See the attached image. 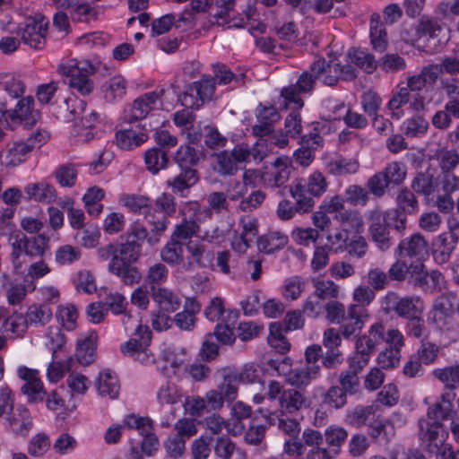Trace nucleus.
I'll use <instances>...</instances> for the list:
<instances>
[{"instance_id":"f257e3e1","label":"nucleus","mask_w":459,"mask_h":459,"mask_svg":"<svg viewBox=\"0 0 459 459\" xmlns=\"http://www.w3.org/2000/svg\"><path fill=\"white\" fill-rule=\"evenodd\" d=\"M148 232L146 228L138 221L130 225L126 233L120 236V242L109 243L97 249V255L100 261L117 260L135 264L142 254V246L146 239Z\"/></svg>"},{"instance_id":"f03ea898","label":"nucleus","mask_w":459,"mask_h":459,"mask_svg":"<svg viewBox=\"0 0 459 459\" xmlns=\"http://www.w3.org/2000/svg\"><path fill=\"white\" fill-rule=\"evenodd\" d=\"M382 307L386 314L394 313L398 317L406 319L416 315H423L424 301L420 296H400L389 291L385 296Z\"/></svg>"},{"instance_id":"7ed1b4c3","label":"nucleus","mask_w":459,"mask_h":459,"mask_svg":"<svg viewBox=\"0 0 459 459\" xmlns=\"http://www.w3.org/2000/svg\"><path fill=\"white\" fill-rule=\"evenodd\" d=\"M408 282L426 293L435 294L441 291L444 277L437 270L428 272L423 262L414 261L411 263Z\"/></svg>"},{"instance_id":"20e7f679","label":"nucleus","mask_w":459,"mask_h":459,"mask_svg":"<svg viewBox=\"0 0 459 459\" xmlns=\"http://www.w3.org/2000/svg\"><path fill=\"white\" fill-rule=\"evenodd\" d=\"M215 91V79L211 76H203L200 81L194 82L179 97L185 108L198 109L205 101L212 100Z\"/></svg>"},{"instance_id":"39448f33","label":"nucleus","mask_w":459,"mask_h":459,"mask_svg":"<svg viewBox=\"0 0 459 459\" xmlns=\"http://www.w3.org/2000/svg\"><path fill=\"white\" fill-rule=\"evenodd\" d=\"M251 152L249 148L244 144L236 145L231 152L222 151L215 155L217 161V171L221 176H234L241 165L249 160Z\"/></svg>"},{"instance_id":"423d86ee","label":"nucleus","mask_w":459,"mask_h":459,"mask_svg":"<svg viewBox=\"0 0 459 459\" xmlns=\"http://www.w3.org/2000/svg\"><path fill=\"white\" fill-rule=\"evenodd\" d=\"M48 21L41 14L26 19L23 26L19 28L18 34L21 35L24 44L35 49H40L45 45L46 31Z\"/></svg>"},{"instance_id":"0eeeda50","label":"nucleus","mask_w":459,"mask_h":459,"mask_svg":"<svg viewBox=\"0 0 459 459\" xmlns=\"http://www.w3.org/2000/svg\"><path fill=\"white\" fill-rule=\"evenodd\" d=\"M317 79V74L311 71L310 66L308 71H304L299 75L295 84L283 88L281 95L287 103H292L295 108L299 109L304 106V102L299 95L312 91Z\"/></svg>"},{"instance_id":"6e6552de","label":"nucleus","mask_w":459,"mask_h":459,"mask_svg":"<svg viewBox=\"0 0 459 459\" xmlns=\"http://www.w3.org/2000/svg\"><path fill=\"white\" fill-rule=\"evenodd\" d=\"M82 66H67L60 65L58 72L68 78L67 83L82 95H87L93 90V82L89 79V74L93 68L88 63H82Z\"/></svg>"},{"instance_id":"1a4fd4ad","label":"nucleus","mask_w":459,"mask_h":459,"mask_svg":"<svg viewBox=\"0 0 459 459\" xmlns=\"http://www.w3.org/2000/svg\"><path fill=\"white\" fill-rule=\"evenodd\" d=\"M368 221L370 223L368 231L372 241L381 251L388 250L394 241L390 236L385 212L379 209H374L369 212Z\"/></svg>"},{"instance_id":"9d476101","label":"nucleus","mask_w":459,"mask_h":459,"mask_svg":"<svg viewBox=\"0 0 459 459\" xmlns=\"http://www.w3.org/2000/svg\"><path fill=\"white\" fill-rule=\"evenodd\" d=\"M199 210L197 202H187L179 210L183 219L172 232L171 238L181 241L191 238L199 230V225L195 221L196 212Z\"/></svg>"},{"instance_id":"9b49d317","label":"nucleus","mask_w":459,"mask_h":459,"mask_svg":"<svg viewBox=\"0 0 459 459\" xmlns=\"http://www.w3.org/2000/svg\"><path fill=\"white\" fill-rule=\"evenodd\" d=\"M368 317L364 307L351 305L347 309V316L339 324V332L345 339L356 338L359 335Z\"/></svg>"},{"instance_id":"f8f14e48","label":"nucleus","mask_w":459,"mask_h":459,"mask_svg":"<svg viewBox=\"0 0 459 459\" xmlns=\"http://www.w3.org/2000/svg\"><path fill=\"white\" fill-rule=\"evenodd\" d=\"M419 439L420 446L427 452L437 451V446L443 445V438L440 432L443 430V424L437 421L420 418L418 420Z\"/></svg>"},{"instance_id":"ddd939ff","label":"nucleus","mask_w":459,"mask_h":459,"mask_svg":"<svg viewBox=\"0 0 459 459\" xmlns=\"http://www.w3.org/2000/svg\"><path fill=\"white\" fill-rule=\"evenodd\" d=\"M394 254L399 257L415 258V261L423 262L429 255V244L421 234L415 233L402 239L395 248Z\"/></svg>"},{"instance_id":"4468645a","label":"nucleus","mask_w":459,"mask_h":459,"mask_svg":"<svg viewBox=\"0 0 459 459\" xmlns=\"http://www.w3.org/2000/svg\"><path fill=\"white\" fill-rule=\"evenodd\" d=\"M255 116L258 124L253 126L252 132L254 135L259 137L266 136L273 133V124L281 118V115L274 106L262 103L256 108Z\"/></svg>"},{"instance_id":"2eb2a0df","label":"nucleus","mask_w":459,"mask_h":459,"mask_svg":"<svg viewBox=\"0 0 459 459\" xmlns=\"http://www.w3.org/2000/svg\"><path fill=\"white\" fill-rule=\"evenodd\" d=\"M18 376L26 381L22 386V392L28 396L29 402L43 401L46 392L44 391L42 382L38 377V371L26 367H20L18 368Z\"/></svg>"},{"instance_id":"dca6fc26","label":"nucleus","mask_w":459,"mask_h":459,"mask_svg":"<svg viewBox=\"0 0 459 459\" xmlns=\"http://www.w3.org/2000/svg\"><path fill=\"white\" fill-rule=\"evenodd\" d=\"M152 333L149 326L143 325L140 321H135V328L133 337L121 345V352L125 356L134 358L140 350L147 348L152 341Z\"/></svg>"},{"instance_id":"f3484780","label":"nucleus","mask_w":459,"mask_h":459,"mask_svg":"<svg viewBox=\"0 0 459 459\" xmlns=\"http://www.w3.org/2000/svg\"><path fill=\"white\" fill-rule=\"evenodd\" d=\"M159 95L155 91L147 92L137 98L128 113L123 117V122L132 124L146 117L147 114L155 107Z\"/></svg>"},{"instance_id":"a211bd4d","label":"nucleus","mask_w":459,"mask_h":459,"mask_svg":"<svg viewBox=\"0 0 459 459\" xmlns=\"http://www.w3.org/2000/svg\"><path fill=\"white\" fill-rule=\"evenodd\" d=\"M457 239L451 233H442L435 237L431 243V251L437 264L447 263L456 247Z\"/></svg>"},{"instance_id":"6ab92c4d","label":"nucleus","mask_w":459,"mask_h":459,"mask_svg":"<svg viewBox=\"0 0 459 459\" xmlns=\"http://www.w3.org/2000/svg\"><path fill=\"white\" fill-rule=\"evenodd\" d=\"M323 142V137L316 131V128H314V132L302 135L300 139L301 147L294 153L296 161L301 166H308L314 159L312 150L322 146Z\"/></svg>"},{"instance_id":"aec40b11","label":"nucleus","mask_w":459,"mask_h":459,"mask_svg":"<svg viewBox=\"0 0 459 459\" xmlns=\"http://www.w3.org/2000/svg\"><path fill=\"white\" fill-rule=\"evenodd\" d=\"M108 261V272L117 276L124 284L131 286L141 281L142 274L134 263L122 262L117 260V256Z\"/></svg>"},{"instance_id":"412c9836","label":"nucleus","mask_w":459,"mask_h":459,"mask_svg":"<svg viewBox=\"0 0 459 459\" xmlns=\"http://www.w3.org/2000/svg\"><path fill=\"white\" fill-rule=\"evenodd\" d=\"M198 181L199 176L196 169H180V173L168 179L166 184L171 188L173 194L186 198L188 196L190 188Z\"/></svg>"},{"instance_id":"4be33fe9","label":"nucleus","mask_w":459,"mask_h":459,"mask_svg":"<svg viewBox=\"0 0 459 459\" xmlns=\"http://www.w3.org/2000/svg\"><path fill=\"white\" fill-rule=\"evenodd\" d=\"M186 250L192 259V262H188L187 270L190 269L193 264L203 269H213L214 252L206 246L195 241H189L186 245Z\"/></svg>"},{"instance_id":"5701e85b","label":"nucleus","mask_w":459,"mask_h":459,"mask_svg":"<svg viewBox=\"0 0 459 459\" xmlns=\"http://www.w3.org/2000/svg\"><path fill=\"white\" fill-rule=\"evenodd\" d=\"M34 100L28 96L20 100L13 111L11 112V120H20L26 126H34L40 118V112L34 109Z\"/></svg>"},{"instance_id":"b1692460","label":"nucleus","mask_w":459,"mask_h":459,"mask_svg":"<svg viewBox=\"0 0 459 459\" xmlns=\"http://www.w3.org/2000/svg\"><path fill=\"white\" fill-rule=\"evenodd\" d=\"M321 368L319 365H307L304 367L294 368L288 370L285 378L288 384L297 388H305L311 380L320 375Z\"/></svg>"},{"instance_id":"393cba45","label":"nucleus","mask_w":459,"mask_h":459,"mask_svg":"<svg viewBox=\"0 0 459 459\" xmlns=\"http://www.w3.org/2000/svg\"><path fill=\"white\" fill-rule=\"evenodd\" d=\"M291 162L287 157H279L272 164V169L265 175V181L273 187L284 185L290 178Z\"/></svg>"},{"instance_id":"a878e982","label":"nucleus","mask_w":459,"mask_h":459,"mask_svg":"<svg viewBox=\"0 0 459 459\" xmlns=\"http://www.w3.org/2000/svg\"><path fill=\"white\" fill-rule=\"evenodd\" d=\"M24 259L32 261L38 258H44L49 251V238L43 233L32 236H26Z\"/></svg>"},{"instance_id":"bb28decb","label":"nucleus","mask_w":459,"mask_h":459,"mask_svg":"<svg viewBox=\"0 0 459 459\" xmlns=\"http://www.w3.org/2000/svg\"><path fill=\"white\" fill-rule=\"evenodd\" d=\"M201 306L195 299H187L184 309L174 316V324L182 331H192L195 327L196 314Z\"/></svg>"},{"instance_id":"cd10ccee","label":"nucleus","mask_w":459,"mask_h":459,"mask_svg":"<svg viewBox=\"0 0 459 459\" xmlns=\"http://www.w3.org/2000/svg\"><path fill=\"white\" fill-rule=\"evenodd\" d=\"M339 63L331 61L327 63L325 58H317L311 64V71L316 73L318 79L325 85L333 86L340 80Z\"/></svg>"},{"instance_id":"c85d7f7f","label":"nucleus","mask_w":459,"mask_h":459,"mask_svg":"<svg viewBox=\"0 0 459 459\" xmlns=\"http://www.w3.org/2000/svg\"><path fill=\"white\" fill-rule=\"evenodd\" d=\"M201 159H204L203 149L190 144L181 145L175 153L174 160L180 169H195Z\"/></svg>"},{"instance_id":"c756f323","label":"nucleus","mask_w":459,"mask_h":459,"mask_svg":"<svg viewBox=\"0 0 459 459\" xmlns=\"http://www.w3.org/2000/svg\"><path fill=\"white\" fill-rule=\"evenodd\" d=\"M385 326L381 323L372 325L367 334L358 337L356 349L364 350L371 355L384 342Z\"/></svg>"},{"instance_id":"7c9ffc66","label":"nucleus","mask_w":459,"mask_h":459,"mask_svg":"<svg viewBox=\"0 0 459 459\" xmlns=\"http://www.w3.org/2000/svg\"><path fill=\"white\" fill-rule=\"evenodd\" d=\"M456 295L449 292L439 296L433 304L434 318L437 322H442L444 325L451 319L456 313L455 301Z\"/></svg>"},{"instance_id":"2f4dec72","label":"nucleus","mask_w":459,"mask_h":459,"mask_svg":"<svg viewBox=\"0 0 459 459\" xmlns=\"http://www.w3.org/2000/svg\"><path fill=\"white\" fill-rule=\"evenodd\" d=\"M234 4V0H193L191 2L192 9L195 12H206L207 9L215 4L218 8H221V11L215 13L213 16L217 20L222 19L225 22H228L230 18V12Z\"/></svg>"},{"instance_id":"473e14b6","label":"nucleus","mask_w":459,"mask_h":459,"mask_svg":"<svg viewBox=\"0 0 459 459\" xmlns=\"http://www.w3.org/2000/svg\"><path fill=\"white\" fill-rule=\"evenodd\" d=\"M10 430L15 435L26 436L32 427L30 411L23 406H18L7 418Z\"/></svg>"},{"instance_id":"72a5a7b5","label":"nucleus","mask_w":459,"mask_h":459,"mask_svg":"<svg viewBox=\"0 0 459 459\" xmlns=\"http://www.w3.org/2000/svg\"><path fill=\"white\" fill-rule=\"evenodd\" d=\"M441 73L442 68L438 65L424 67L419 74L408 78L406 88L411 91H420L427 84L434 83Z\"/></svg>"},{"instance_id":"f704fd0d","label":"nucleus","mask_w":459,"mask_h":459,"mask_svg":"<svg viewBox=\"0 0 459 459\" xmlns=\"http://www.w3.org/2000/svg\"><path fill=\"white\" fill-rule=\"evenodd\" d=\"M143 130L147 131L146 124L140 126ZM148 135L146 132L136 133L133 128H124L116 133L115 140L117 145L124 150L132 149L146 142Z\"/></svg>"},{"instance_id":"c9c22d12","label":"nucleus","mask_w":459,"mask_h":459,"mask_svg":"<svg viewBox=\"0 0 459 459\" xmlns=\"http://www.w3.org/2000/svg\"><path fill=\"white\" fill-rule=\"evenodd\" d=\"M152 298L157 304L158 309H162L167 312H175L179 309L181 306V299L171 290L167 288L153 289Z\"/></svg>"},{"instance_id":"e433bc0d","label":"nucleus","mask_w":459,"mask_h":459,"mask_svg":"<svg viewBox=\"0 0 459 459\" xmlns=\"http://www.w3.org/2000/svg\"><path fill=\"white\" fill-rule=\"evenodd\" d=\"M369 36L373 49L378 52H384L386 49L387 33L377 13H373L370 17Z\"/></svg>"},{"instance_id":"4c0bfd02","label":"nucleus","mask_w":459,"mask_h":459,"mask_svg":"<svg viewBox=\"0 0 459 459\" xmlns=\"http://www.w3.org/2000/svg\"><path fill=\"white\" fill-rule=\"evenodd\" d=\"M24 191L28 195L29 199H33L37 202L49 204L56 199V188L46 182L30 183L26 186Z\"/></svg>"},{"instance_id":"58836bf2","label":"nucleus","mask_w":459,"mask_h":459,"mask_svg":"<svg viewBox=\"0 0 459 459\" xmlns=\"http://www.w3.org/2000/svg\"><path fill=\"white\" fill-rule=\"evenodd\" d=\"M97 333H91L82 341H78L75 352L77 362L82 366H88L94 361L96 352Z\"/></svg>"},{"instance_id":"ea45409f","label":"nucleus","mask_w":459,"mask_h":459,"mask_svg":"<svg viewBox=\"0 0 459 459\" xmlns=\"http://www.w3.org/2000/svg\"><path fill=\"white\" fill-rule=\"evenodd\" d=\"M369 435L377 442L387 444L395 436V429L389 420L377 418L376 420L370 424Z\"/></svg>"},{"instance_id":"a19ab883","label":"nucleus","mask_w":459,"mask_h":459,"mask_svg":"<svg viewBox=\"0 0 459 459\" xmlns=\"http://www.w3.org/2000/svg\"><path fill=\"white\" fill-rule=\"evenodd\" d=\"M26 235H16L13 241L11 243L12 251L9 255V260L13 266V272L15 274L23 273L24 265L28 264V261L24 259Z\"/></svg>"},{"instance_id":"79ce46f5","label":"nucleus","mask_w":459,"mask_h":459,"mask_svg":"<svg viewBox=\"0 0 459 459\" xmlns=\"http://www.w3.org/2000/svg\"><path fill=\"white\" fill-rule=\"evenodd\" d=\"M169 161V153L160 148H151L144 152V163L148 171L155 175L167 168Z\"/></svg>"},{"instance_id":"37998d69","label":"nucleus","mask_w":459,"mask_h":459,"mask_svg":"<svg viewBox=\"0 0 459 459\" xmlns=\"http://www.w3.org/2000/svg\"><path fill=\"white\" fill-rule=\"evenodd\" d=\"M97 388L101 396L108 395L111 399L117 398L119 392L117 376L108 369L100 372L97 378Z\"/></svg>"},{"instance_id":"c03bdc74","label":"nucleus","mask_w":459,"mask_h":459,"mask_svg":"<svg viewBox=\"0 0 459 459\" xmlns=\"http://www.w3.org/2000/svg\"><path fill=\"white\" fill-rule=\"evenodd\" d=\"M288 243V237L280 232H269L257 238L259 251L272 254L283 248Z\"/></svg>"},{"instance_id":"a18cd8bd","label":"nucleus","mask_w":459,"mask_h":459,"mask_svg":"<svg viewBox=\"0 0 459 459\" xmlns=\"http://www.w3.org/2000/svg\"><path fill=\"white\" fill-rule=\"evenodd\" d=\"M347 419L351 425L358 428L365 425L370 427V424H372L377 419L376 408L373 405L356 406L351 412H349Z\"/></svg>"},{"instance_id":"49530a36","label":"nucleus","mask_w":459,"mask_h":459,"mask_svg":"<svg viewBox=\"0 0 459 459\" xmlns=\"http://www.w3.org/2000/svg\"><path fill=\"white\" fill-rule=\"evenodd\" d=\"M25 318L28 325H32L36 326H43L51 320L52 310L48 305L33 304L28 307Z\"/></svg>"},{"instance_id":"de8ad7c7","label":"nucleus","mask_w":459,"mask_h":459,"mask_svg":"<svg viewBox=\"0 0 459 459\" xmlns=\"http://www.w3.org/2000/svg\"><path fill=\"white\" fill-rule=\"evenodd\" d=\"M160 257L169 265L180 264L184 260L183 243L170 238V240L161 249Z\"/></svg>"},{"instance_id":"09e8293b","label":"nucleus","mask_w":459,"mask_h":459,"mask_svg":"<svg viewBox=\"0 0 459 459\" xmlns=\"http://www.w3.org/2000/svg\"><path fill=\"white\" fill-rule=\"evenodd\" d=\"M347 55L351 63L368 74H372L377 67V63L373 55L365 50L351 48L348 50Z\"/></svg>"},{"instance_id":"8fccbe9b","label":"nucleus","mask_w":459,"mask_h":459,"mask_svg":"<svg viewBox=\"0 0 459 459\" xmlns=\"http://www.w3.org/2000/svg\"><path fill=\"white\" fill-rule=\"evenodd\" d=\"M359 163L355 159L340 157L326 163V170L333 176L354 174L359 170Z\"/></svg>"},{"instance_id":"3c124183","label":"nucleus","mask_w":459,"mask_h":459,"mask_svg":"<svg viewBox=\"0 0 459 459\" xmlns=\"http://www.w3.org/2000/svg\"><path fill=\"white\" fill-rule=\"evenodd\" d=\"M325 440L328 446V449L331 450L333 455H337L340 453V447L346 441L348 437V432L342 427L329 426L325 429Z\"/></svg>"},{"instance_id":"603ef678","label":"nucleus","mask_w":459,"mask_h":459,"mask_svg":"<svg viewBox=\"0 0 459 459\" xmlns=\"http://www.w3.org/2000/svg\"><path fill=\"white\" fill-rule=\"evenodd\" d=\"M396 208L401 210L404 214H414L419 210V202L412 191L407 187L399 190L396 198Z\"/></svg>"},{"instance_id":"864d4df0","label":"nucleus","mask_w":459,"mask_h":459,"mask_svg":"<svg viewBox=\"0 0 459 459\" xmlns=\"http://www.w3.org/2000/svg\"><path fill=\"white\" fill-rule=\"evenodd\" d=\"M384 178L389 186H399L403 183L407 169L406 166L402 161H392L381 170Z\"/></svg>"},{"instance_id":"5fc2aeb1","label":"nucleus","mask_w":459,"mask_h":459,"mask_svg":"<svg viewBox=\"0 0 459 459\" xmlns=\"http://www.w3.org/2000/svg\"><path fill=\"white\" fill-rule=\"evenodd\" d=\"M31 151V145L26 142L14 143L4 156L6 166L15 167L24 162Z\"/></svg>"},{"instance_id":"6e6d98bb","label":"nucleus","mask_w":459,"mask_h":459,"mask_svg":"<svg viewBox=\"0 0 459 459\" xmlns=\"http://www.w3.org/2000/svg\"><path fill=\"white\" fill-rule=\"evenodd\" d=\"M306 400L302 393L294 388L282 391L280 396V404L281 408L288 412L293 413L302 408Z\"/></svg>"},{"instance_id":"4d7b16f0","label":"nucleus","mask_w":459,"mask_h":459,"mask_svg":"<svg viewBox=\"0 0 459 459\" xmlns=\"http://www.w3.org/2000/svg\"><path fill=\"white\" fill-rule=\"evenodd\" d=\"M126 81L121 76H115L101 87L104 98L108 102H113L117 99H121L126 91Z\"/></svg>"},{"instance_id":"13d9d810","label":"nucleus","mask_w":459,"mask_h":459,"mask_svg":"<svg viewBox=\"0 0 459 459\" xmlns=\"http://www.w3.org/2000/svg\"><path fill=\"white\" fill-rule=\"evenodd\" d=\"M77 169L74 163H65L58 166L53 175L57 183L63 187H73L77 180Z\"/></svg>"},{"instance_id":"bf43d9fd","label":"nucleus","mask_w":459,"mask_h":459,"mask_svg":"<svg viewBox=\"0 0 459 459\" xmlns=\"http://www.w3.org/2000/svg\"><path fill=\"white\" fill-rule=\"evenodd\" d=\"M169 276V270L164 264L157 263L151 265L145 276V281L150 287L151 293L153 289L161 288L160 285L166 282Z\"/></svg>"},{"instance_id":"052dcab7","label":"nucleus","mask_w":459,"mask_h":459,"mask_svg":"<svg viewBox=\"0 0 459 459\" xmlns=\"http://www.w3.org/2000/svg\"><path fill=\"white\" fill-rule=\"evenodd\" d=\"M290 193L296 200L295 207L299 213H306L312 211L315 201L311 196L307 195V193L305 192V187H302V183L295 184L291 187Z\"/></svg>"},{"instance_id":"680f3d73","label":"nucleus","mask_w":459,"mask_h":459,"mask_svg":"<svg viewBox=\"0 0 459 459\" xmlns=\"http://www.w3.org/2000/svg\"><path fill=\"white\" fill-rule=\"evenodd\" d=\"M46 345L52 351L53 359L58 358V352L64 351L66 344V337L59 327L50 326L47 333Z\"/></svg>"},{"instance_id":"e2e57ef3","label":"nucleus","mask_w":459,"mask_h":459,"mask_svg":"<svg viewBox=\"0 0 459 459\" xmlns=\"http://www.w3.org/2000/svg\"><path fill=\"white\" fill-rule=\"evenodd\" d=\"M369 192L359 185H350L344 190L346 203L351 206H365L369 201Z\"/></svg>"},{"instance_id":"0e129e2a","label":"nucleus","mask_w":459,"mask_h":459,"mask_svg":"<svg viewBox=\"0 0 459 459\" xmlns=\"http://www.w3.org/2000/svg\"><path fill=\"white\" fill-rule=\"evenodd\" d=\"M120 202L134 213L145 214L151 208V201L144 195H124L121 196Z\"/></svg>"},{"instance_id":"69168bd1","label":"nucleus","mask_w":459,"mask_h":459,"mask_svg":"<svg viewBox=\"0 0 459 459\" xmlns=\"http://www.w3.org/2000/svg\"><path fill=\"white\" fill-rule=\"evenodd\" d=\"M335 219L341 224L349 227L357 233L361 232L363 230L364 220L358 210L340 211V213L335 214Z\"/></svg>"},{"instance_id":"338daca9","label":"nucleus","mask_w":459,"mask_h":459,"mask_svg":"<svg viewBox=\"0 0 459 459\" xmlns=\"http://www.w3.org/2000/svg\"><path fill=\"white\" fill-rule=\"evenodd\" d=\"M409 100L410 92L406 87H402L393 95L387 104V108L391 111L390 115L393 119L398 120L404 115L402 108L407 104Z\"/></svg>"},{"instance_id":"774afa93","label":"nucleus","mask_w":459,"mask_h":459,"mask_svg":"<svg viewBox=\"0 0 459 459\" xmlns=\"http://www.w3.org/2000/svg\"><path fill=\"white\" fill-rule=\"evenodd\" d=\"M28 326L25 316L17 311H13L5 318L2 328L4 332L12 333L19 336L22 335L27 331Z\"/></svg>"}]
</instances>
